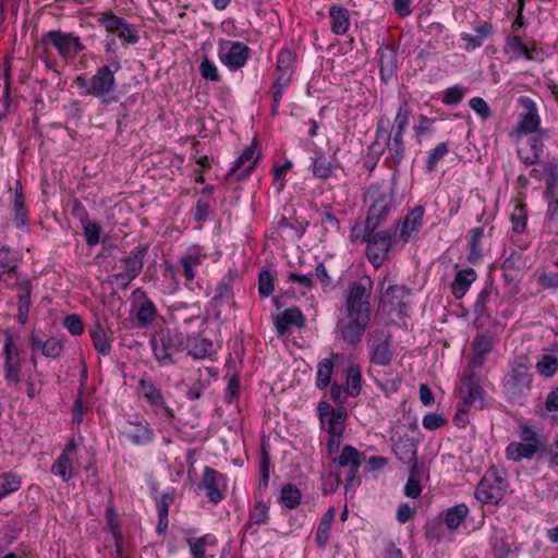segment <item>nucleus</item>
I'll return each mask as SVG.
<instances>
[{
  "instance_id": "obj_1",
  "label": "nucleus",
  "mask_w": 558,
  "mask_h": 558,
  "mask_svg": "<svg viewBox=\"0 0 558 558\" xmlns=\"http://www.w3.org/2000/svg\"><path fill=\"white\" fill-rule=\"evenodd\" d=\"M372 286L367 277L349 286L343 302L344 315L337 324L341 339L349 344L360 343L369 325Z\"/></svg>"
},
{
  "instance_id": "obj_2",
  "label": "nucleus",
  "mask_w": 558,
  "mask_h": 558,
  "mask_svg": "<svg viewBox=\"0 0 558 558\" xmlns=\"http://www.w3.org/2000/svg\"><path fill=\"white\" fill-rule=\"evenodd\" d=\"M119 69L120 63L116 61L111 65H102L98 68L89 81L82 76H77L75 83L80 88L85 89V95L94 96L98 98L101 104L109 105L118 100L117 97L111 94L116 88L114 73Z\"/></svg>"
},
{
  "instance_id": "obj_3",
  "label": "nucleus",
  "mask_w": 558,
  "mask_h": 558,
  "mask_svg": "<svg viewBox=\"0 0 558 558\" xmlns=\"http://www.w3.org/2000/svg\"><path fill=\"white\" fill-rule=\"evenodd\" d=\"M368 367H388L396 354L392 336L385 329H375L368 333L366 339Z\"/></svg>"
},
{
  "instance_id": "obj_4",
  "label": "nucleus",
  "mask_w": 558,
  "mask_h": 558,
  "mask_svg": "<svg viewBox=\"0 0 558 558\" xmlns=\"http://www.w3.org/2000/svg\"><path fill=\"white\" fill-rule=\"evenodd\" d=\"M185 335L178 330L160 332L150 339L153 353L160 366L174 364L173 353L183 352Z\"/></svg>"
},
{
  "instance_id": "obj_5",
  "label": "nucleus",
  "mask_w": 558,
  "mask_h": 558,
  "mask_svg": "<svg viewBox=\"0 0 558 558\" xmlns=\"http://www.w3.org/2000/svg\"><path fill=\"white\" fill-rule=\"evenodd\" d=\"M389 275L386 274L378 278L377 284L380 289L379 305L389 312H397L399 315H405L408 312V298L411 294V289L404 284L389 283Z\"/></svg>"
},
{
  "instance_id": "obj_6",
  "label": "nucleus",
  "mask_w": 558,
  "mask_h": 558,
  "mask_svg": "<svg viewBox=\"0 0 558 558\" xmlns=\"http://www.w3.org/2000/svg\"><path fill=\"white\" fill-rule=\"evenodd\" d=\"M532 376L524 363L512 365L504 378V389L508 398L515 403H522L531 391Z\"/></svg>"
},
{
  "instance_id": "obj_7",
  "label": "nucleus",
  "mask_w": 558,
  "mask_h": 558,
  "mask_svg": "<svg viewBox=\"0 0 558 558\" xmlns=\"http://www.w3.org/2000/svg\"><path fill=\"white\" fill-rule=\"evenodd\" d=\"M507 483L496 469H489L476 485L474 496L484 505H497L502 499Z\"/></svg>"
},
{
  "instance_id": "obj_8",
  "label": "nucleus",
  "mask_w": 558,
  "mask_h": 558,
  "mask_svg": "<svg viewBox=\"0 0 558 558\" xmlns=\"http://www.w3.org/2000/svg\"><path fill=\"white\" fill-rule=\"evenodd\" d=\"M147 252L146 245L136 246L121 258L122 269L114 275L116 283L119 287L125 289L142 272Z\"/></svg>"
},
{
  "instance_id": "obj_9",
  "label": "nucleus",
  "mask_w": 558,
  "mask_h": 558,
  "mask_svg": "<svg viewBox=\"0 0 558 558\" xmlns=\"http://www.w3.org/2000/svg\"><path fill=\"white\" fill-rule=\"evenodd\" d=\"M366 201L369 203L367 226L376 228L391 208V195L380 186L372 185L367 191Z\"/></svg>"
},
{
  "instance_id": "obj_10",
  "label": "nucleus",
  "mask_w": 558,
  "mask_h": 558,
  "mask_svg": "<svg viewBox=\"0 0 558 558\" xmlns=\"http://www.w3.org/2000/svg\"><path fill=\"white\" fill-rule=\"evenodd\" d=\"M519 105L524 109V112L519 116V121L513 133L518 138L525 135L537 134L542 129L539 128L541 117L535 101L530 97L522 96L519 98Z\"/></svg>"
},
{
  "instance_id": "obj_11",
  "label": "nucleus",
  "mask_w": 558,
  "mask_h": 558,
  "mask_svg": "<svg viewBox=\"0 0 558 558\" xmlns=\"http://www.w3.org/2000/svg\"><path fill=\"white\" fill-rule=\"evenodd\" d=\"M250 54V48L240 41L221 40L218 46V57L222 64L232 71L244 66Z\"/></svg>"
},
{
  "instance_id": "obj_12",
  "label": "nucleus",
  "mask_w": 558,
  "mask_h": 558,
  "mask_svg": "<svg viewBox=\"0 0 558 558\" xmlns=\"http://www.w3.org/2000/svg\"><path fill=\"white\" fill-rule=\"evenodd\" d=\"M392 239L387 231L369 233L366 245V256L369 263L379 268L388 258Z\"/></svg>"
},
{
  "instance_id": "obj_13",
  "label": "nucleus",
  "mask_w": 558,
  "mask_h": 558,
  "mask_svg": "<svg viewBox=\"0 0 558 558\" xmlns=\"http://www.w3.org/2000/svg\"><path fill=\"white\" fill-rule=\"evenodd\" d=\"M43 41L50 43L64 59L75 57L85 48L77 36L61 31H50L46 33L43 36Z\"/></svg>"
},
{
  "instance_id": "obj_14",
  "label": "nucleus",
  "mask_w": 558,
  "mask_h": 558,
  "mask_svg": "<svg viewBox=\"0 0 558 558\" xmlns=\"http://www.w3.org/2000/svg\"><path fill=\"white\" fill-rule=\"evenodd\" d=\"M319 420L323 428L335 436H342L345 426L347 411L344 408L333 409L323 402L318 407Z\"/></svg>"
},
{
  "instance_id": "obj_15",
  "label": "nucleus",
  "mask_w": 558,
  "mask_h": 558,
  "mask_svg": "<svg viewBox=\"0 0 558 558\" xmlns=\"http://www.w3.org/2000/svg\"><path fill=\"white\" fill-rule=\"evenodd\" d=\"M340 468H348L345 473V489L359 485L357 472L361 466V453L351 445H345L335 460Z\"/></svg>"
},
{
  "instance_id": "obj_16",
  "label": "nucleus",
  "mask_w": 558,
  "mask_h": 558,
  "mask_svg": "<svg viewBox=\"0 0 558 558\" xmlns=\"http://www.w3.org/2000/svg\"><path fill=\"white\" fill-rule=\"evenodd\" d=\"M548 136L546 130H541L537 134L529 136L524 143H520L518 147V156L526 166L536 165L539 162L544 144L543 141Z\"/></svg>"
},
{
  "instance_id": "obj_17",
  "label": "nucleus",
  "mask_w": 558,
  "mask_h": 558,
  "mask_svg": "<svg viewBox=\"0 0 558 558\" xmlns=\"http://www.w3.org/2000/svg\"><path fill=\"white\" fill-rule=\"evenodd\" d=\"M424 211L425 210L423 206H415L412 210H410L401 223L399 230L400 240L407 243L416 238L423 226Z\"/></svg>"
},
{
  "instance_id": "obj_18",
  "label": "nucleus",
  "mask_w": 558,
  "mask_h": 558,
  "mask_svg": "<svg viewBox=\"0 0 558 558\" xmlns=\"http://www.w3.org/2000/svg\"><path fill=\"white\" fill-rule=\"evenodd\" d=\"M403 135L404 132L399 131H389V133L386 134V162L390 168H396L403 160L405 153Z\"/></svg>"
},
{
  "instance_id": "obj_19",
  "label": "nucleus",
  "mask_w": 558,
  "mask_h": 558,
  "mask_svg": "<svg viewBox=\"0 0 558 558\" xmlns=\"http://www.w3.org/2000/svg\"><path fill=\"white\" fill-rule=\"evenodd\" d=\"M368 376L374 380L375 385L385 393L391 395L399 390L401 377L398 373L386 372L375 367L367 368Z\"/></svg>"
},
{
  "instance_id": "obj_20",
  "label": "nucleus",
  "mask_w": 558,
  "mask_h": 558,
  "mask_svg": "<svg viewBox=\"0 0 558 558\" xmlns=\"http://www.w3.org/2000/svg\"><path fill=\"white\" fill-rule=\"evenodd\" d=\"M202 484L211 502L217 504L222 499L221 489L226 486L223 474L206 466L203 472Z\"/></svg>"
},
{
  "instance_id": "obj_21",
  "label": "nucleus",
  "mask_w": 558,
  "mask_h": 558,
  "mask_svg": "<svg viewBox=\"0 0 558 558\" xmlns=\"http://www.w3.org/2000/svg\"><path fill=\"white\" fill-rule=\"evenodd\" d=\"M3 353L5 355V379L9 381L19 383L21 359L19 356V348L10 336L5 337Z\"/></svg>"
},
{
  "instance_id": "obj_22",
  "label": "nucleus",
  "mask_w": 558,
  "mask_h": 558,
  "mask_svg": "<svg viewBox=\"0 0 558 558\" xmlns=\"http://www.w3.org/2000/svg\"><path fill=\"white\" fill-rule=\"evenodd\" d=\"M138 393L150 405L161 409L168 417L173 416V411L166 405L161 391L148 379L142 378L138 383Z\"/></svg>"
},
{
  "instance_id": "obj_23",
  "label": "nucleus",
  "mask_w": 558,
  "mask_h": 558,
  "mask_svg": "<svg viewBox=\"0 0 558 558\" xmlns=\"http://www.w3.org/2000/svg\"><path fill=\"white\" fill-rule=\"evenodd\" d=\"M543 173L546 175V192L545 195L549 201H555V195L558 191V161L553 159L546 162L543 167V172L538 169L531 170V177L538 180L543 179Z\"/></svg>"
},
{
  "instance_id": "obj_24",
  "label": "nucleus",
  "mask_w": 558,
  "mask_h": 558,
  "mask_svg": "<svg viewBox=\"0 0 558 558\" xmlns=\"http://www.w3.org/2000/svg\"><path fill=\"white\" fill-rule=\"evenodd\" d=\"M75 451L76 445L74 440H70L51 466V473L61 477L63 482L70 481L73 476V466L70 461V456Z\"/></svg>"
},
{
  "instance_id": "obj_25",
  "label": "nucleus",
  "mask_w": 558,
  "mask_h": 558,
  "mask_svg": "<svg viewBox=\"0 0 558 558\" xmlns=\"http://www.w3.org/2000/svg\"><path fill=\"white\" fill-rule=\"evenodd\" d=\"M258 156H255V146L252 144L245 147L242 154L235 159L233 167L228 172V177L239 171L236 179L243 180L253 171Z\"/></svg>"
},
{
  "instance_id": "obj_26",
  "label": "nucleus",
  "mask_w": 558,
  "mask_h": 558,
  "mask_svg": "<svg viewBox=\"0 0 558 558\" xmlns=\"http://www.w3.org/2000/svg\"><path fill=\"white\" fill-rule=\"evenodd\" d=\"M123 435L135 446H145L150 444L155 434L147 421L130 423V427L123 430Z\"/></svg>"
},
{
  "instance_id": "obj_27",
  "label": "nucleus",
  "mask_w": 558,
  "mask_h": 558,
  "mask_svg": "<svg viewBox=\"0 0 558 558\" xmlns=\"http://www.w3.org/2000/svg\"><path fill=\"white\" fill-rule=\"evenodd\" d=\"M183 341V351L195 360H203L208 357L213 352V342L208 339L198 336H186Z\"/></svg>"
},
{
  "instance_id": "obj_28",
  "label": "nucleus",
  "mask_w": 558,
  "mask_h": 558,
  "mask_svg": "<svg viewBox=\"0 0 558 558\" xmlns=\"http://www.w3.org/2000/svg\"><path fill=\"white\" fill-rule=\"evenodd\" d=\"M492 349L493 342L490 337L486 335H477L472 342L471 366L473 368H482L485 365Z\"/></svg>"
},
{
  "instance_id": "obj_29",
  "label": "nucleus",
  "mask_w": 558,
  "mask_h": 558,
  "mask_svg": "<svg viewBox=\"0 0 558 558\" xmlns=\"http://www.w3.org/2000/svg\"><path fill=\"white\" fill-rule=\"evenodd\" d=\"M393 452L399 461L411 463L416 458L417 444L408 435L399 436L393 442Z\"/></svg>"
},
{
  "instance_id": "obj_30",
  "label": "nucleus",
  "mask_w": 558,
  "mask_h": 558,
  "mask_svg": "<svg viewBox=\"0 0 558 558\" xmlns=\"http://www.w3.org/2000/svg\"><path fill=\"white\" fill-rule=\"evenodd\" d=\"M466 392L464 397L469 401L473 402L478 408L483 407V388L481 385V379L473 372H469L463 376V383L461 391Z\"/></svg>"
},
{
  "instance_id": "obj_31",
  "label": "nucleus",
  "mask_w": 558,
  "mask_h": 558,
  "mask_svg": "<svg viewBox=\"0 0 558 558\" xmlns=\"http://www.w3.org/2000/svg\"><path fill=\"white\" fill-rule=\"evenodd\" d=\"M484 238V229L482 227L473 228L468 233V243L470 253L466 257L468 262L473 265L482 263L484 257V247L482 240Z\"/></svg>"
},
{
  "instance_id": "obj_32",
  "label": "nucleus",
  "mask_w": 558,
  "mask_h": 558,
  "mask_svg": "<svg viewBox=\"0 0 558 558\" xmlns=\"http://www.w3.org/2000/svg\"><path fill=\"white\" fill-rule=\"evenodd\" d=\"M294 61L295 57L290 49H281L277 56L274 77L281 78L283 83L286 80L292 81Z\"/></svg>"
},
{
  "instance_id": "obj_33",
  "label": "nucleus",
  "mask_w": 558,
  "mask_h": 558,
  "mask_svg": "<svg viewBox=\"0 0 558 558\" xmlns=\"http://www.w3.org/2000/svg\"><path fill=\"white\" fill-rule=\"evenodd\" d=\"M304 316L296 307L287 308L276 320V329L280 335H284L292 326L302 327Z\"/></svg>"
},
{
  "instance_id": "obj_34",
  "label": "nucleus",
  "mask_w": 558,
  "mask_h": 558,
  "mask_svg": "<svg viewBox=\"0 0 558 558\" xmlns=\"http://www.w3.org/2000/svg\"><path fill=\"white\" fill-rule=\"evenodd\" d=\"M477 275L474 269L466 268L459 270L451 284V292L456 299H461L465 295L471 284L476 280Z\"/></svg>"
},
{
  "instance_id": "obj_35",
  "label": "nucleus",
  "mask_w": 558,
  "mask_h": 558,
  "mask_svg": "<svg viewBox=\"0 0 558 558\" xmlns=\"http://www.w3.org/2000/svg\"><path fill=\"white\" fill-rule=\"evenodd\" d=\"M205 255L198 250H190L185 255L180 258L182 272L185 278V283L189 284L195 278V269L203 263Z\"/></svg>"
},
{
  "instance_id": "obj_36",
  "label": "nucleus",
  "mask_w": 558,
  "mask_h": 558,
  "mask_svg": "<svg viewBox=\"0 0 558 558\" xmlns=\"http://www.w3.org/2000/svg\"><path fill=\"white\" fill-rule=\"evenodd\" d=\"M336 512L337 510L335 507H329L328 510L323 514L318 523L315 533V543L320 548H324L329 541L332 522L335 521L336 518Z\"/></svg>"
},
{
  "instance_id": "obj_37",
  "label": "nucleus",
  "mask_w": 558,
  "mask_h": 558,
  "mask_svg": "<svg viewBox=\"0 0 558 558\" xmlns=\"http://www.w3.org/2000/svg\"><path fill=\"white\" fill-rule=\"evenodd\" d=\"M331 31L335 35H344L350 27L349 11L343 7L333 5L329 9Z\"/></svg>"
},
{
  "instance_id": "obj_38",
  "label": "nucleus",
  "mask_w": 558,
  "mask_h": 558,
  "mask_svg": "<svg viewBox=\"0 0 558 558\" xmlns=\"http://www.w3.org/2000/svg\"><path fill=\"white\" fill-rule=\"evenodd\" d=\"M380 76L383 80L391 77L396 68V51L391 46H384L377 50Z\"/></svg>"
},
{
  "instance_id": "obj_39",
  "label": "nucleus",
  "mask_w": 558,
  "mask_h": 558,
  "mask_svg": "<svg viewBox=\"0 0 558 558\" xmlns=\"http://www.w3.org/2000/svg\"><path fill=\"white\" fill-rule=\"evenodd\" d=\"M32 349L40 350L43 355L50 359H56L62 351V343L56 338H49L46 341H41L36 336L31 338Z\"/></svg>"
},
{
  "instance_id": "obj_40",
  "label": "nucleus",
  "mask_w": 558,
  "mask_h": 558,
  "mask_svg": "<svg viewBox=\"0 0 558 558\" xmlns=\"http://www.w3.org/2000/svg\"><path fill=\"white\" fill-rule=\"evenodd\" d=\"M538 450L536 445H526L523 442H510L506 449V456L513 461H521L522 459H531Z\"/></svg>"
},
{
  "instance_id": "obj_41",
  "label": "nucleus",
  "mask_w": 558,
  "mask_h": 558,
  "mask_svg": "<svg viewBox=\"0 0 558 558\" xmlns=\"http://www.w3.org/2000/svg\"><path fill=\"white\" fill-rule=\"evenodd\" d=\"M362 389V369L357 364H351L347 371L345 393L356 397Z\"/></svg>"
},
{
  "instance_id": "obj_42",
  "label": "nucleus",
  "mask_w": 558,
  "mask_h": 558,
  "mask_svg": "<svg viewBox=\"0 0 558 558\" xmlns=\"http://www.w3.org/2000/svg\"><path fill=\"white\" fill-rule=\"evenodd\" d=\"M89 336L93 340L95 349L102 355H108L111 351V341L108 339L104 327L100 324H95L89 329Z\"/></svg>"
},
{
  "instance_id": "obj_43",
  "label": "nucleus",
  "mask_w": 558,
  "mask_h": 558,
  "mask_svg": "<svg viewBox=\"0 0 558 558\" xmlns=\"http://www.w3.org/2000/svg\"><path fill=\"white\" fill-rule=\"evenodd\" d=\"M19 314L17 319L21 324H25L28 316L31 305V286L28 282L19 283L17 286Z\"/></svg>"
},
{
  "instance_id": "obj_44",
  "label": "nucleus",
  "mask_w": 558,
  "mask_h": 558,
  "mask_svg": "<svg viewBox=\"0 0 558 558\" xmlns=\"http://www.w3.org/2000/svg\"><path fill=\"white\" fill-rule=\"evenodd\" d=\"M505 52L510 56L511 59L518 60L520 58H525L526 60H533V56H531V51L527 47H525L520 37L512 36L508 37L505 46Z\"/></svg>"
},
{
  "instance_id": "obj_45",
  "label": "nucleus",
  "mask_w": 558,
  "mask_h": 558,
  "mask_svg": "<svg viewBox=\"0 0 558 558\" xmlns=\"http://www.w3.org/2000/svg\"><path fill=\"white\" fill-rule=\"evenodd\" d=\"M469 508L465 504H459L449 508L445 513V524L449 530H456L464 521Z\"/></svg>"
},
{
  "instance_id": "obj_46",
  "label": "nucleus",
  "mask_w": 558,
  "mask_h": 558,
  "mask_svg": "<svg viewBox=\"0 0 558 558\" xmlns=\"http://www.w3.org/2000/svg\"><path fill=\"white\" fill-rule=\"evenodd\" d=\"M333 363L330 359L322 360L317 365L316 387L318 389L327 388L331 383Z\"/></svg>"
},
{
  "instance_id": "obj_47",
  "label": "nucleus",
  "mask_w": 558,
  "mask_h": 558,
  "mask_svg": "<svg viewBox=\"0 0 558 558\" xmlns=\"http://www.w3.org/2000/svg\"><path fill=\"white\" fill-rule=\"evenodd\" d=\"M536 369L543 377L550 378L558 372V359L554 354H543L536 363Z\"/></svg>"
},
{
  "instance_id": "obj_48",
  "label": "nucleus",
  "mask_w": 558,
  "mask_h": 558,
  "mask_svg": "<svg viewBox=\"0 0 558 558\" xmlns=\"http://www.w3.org/2000/svg\"><path fill=\"white\" fill-rule=\"evenodd\" d=\"M280 501L289 509L296 508L301 502V493L296 486L286 484L281 488Z\"/></svg>"
},
{
  "instance_id": "obj_49",
  "label": "nucleus",
  "mask_w": 558,
  "mask_h": 558,
  "mask_svg": "<svg viewBox=\"0 0 558 558\" xmlns=\"http://www.w3.org/2000/svg\"><path fill=\"white\" fill-rule=\"evenodd\" d=\"M411 116V108L407 101L399 105L390 131L405 132Z\"/></svg>"
},
{
  "instance_id": "obj_50",
  "label": "nucleus",
  "mask_w": 558,
  "mask_h": 558,
  "mask_svg": "<svg viewBox=\"0 0 558 558\" xmlns=\"http://www.w3.org/2000/svg\"><path fill=\"white\" fill-rule=\"evenodd\" d=\"M449 151L448 145L446 143H438L428 153V157L425 161V168L427 172L435 171L437 163L440 159L444 158L445 155Z\"/></svg>"
},
{
  "instance_id": "obj_51",
  "label": "nucleus",
  "mask_w": 558,
  "mask_h": 558,
  "mask_svg": "<svg viewBox=\"0 0 558 558\" xmlns=\"http://www.w3.org/2000/svg\"><path fill=\"white\" fill-rule=\"evenodd\" d=\"M156 315H157V310H156L155 304L150 300L146 299L140 305V307L137 310L136 317L142 326H147L148 324H150L154 320Z\"/></svg>"
},
{
  "instance_id": "obj_52",
  "label": "nucleus",
  "mask_w": 558,
  "mask_h": 558,
  "mask_svg": "<svg viewBox=\"0 0 558 558\" xmlns=\"http://www.w3.org/2000/svg\"><path fill=\"white\" fill-rule=\"evenodd\" d=\"M269 519V505L264 500L256 501L253 510L250 512V523L266 524Z\"/></svg>"
},
{
  "instance_id": "obj_53",
  "label": "nucleus",
  "mask_w": 558,
  "mask_h": 558,
  "mask_svg": "<svg viewBox=\"0 0 558 558\" xmlns=\"http://www.w3.org/2000/svg\"><path fill=\"white\" fill-rule=\"evenodd\" d=\"M21 486V480L19 476L7 473L0 476V499L4 498L9 494L16 492Z\"/></svg>"
},
{
  "instance_id": "obj_54",
  "label": "nucleus",
  "mask_w": 558,
  "mask_h": 558,
  "mask_svg": "<svg viewBox=\"0 0 558 558\" xmlns=\"http://www.w3.org/2000/svg\"><path fill=\"white\" fill-rule=\"evenodd\" d=\"M291 81L286 80V83L281 78L274 77L271 85L272 90V113L277 114L278 108L284 90L290 86Z\"/></svg>"
},
{
  "instance_id": "obj_55",
  "label": "nucleus",
  "mask_w": 558,
  "mask_h": 558,
  "mask_svg": "<svg viewBox=\"0 0 558 558\" xmlns=\"http://www.w3.org/2000/svg\"><path fill=\"white\" fill-rule=\"evenodd\" d=\"M466 92L468 89L460 85L448 87L444 92L442 102L445 105H457L463 99Z\"/></svg>"
},
{
  "instance_id": "obj_56",
  "label": "nucleus",
  "mask_w": 558,
  "mask_h": 558,
  "mask_svg": "<svg viewBox=\"0 0 558 558\" xmlns=\"http://www.w3.org/2000/svg\"><path fill=\"white\" fill-rule=\"evenodd\" d=\"M375 229L376 228L367 226V220L365 221V226H363L360 222H356L351 228L350 240L353 243H356V242H366L367 243L368 234L374 233Z\"/></svg>"
},
{
  "instance_id": "obj_57",
  "label": "nucleus",
  "mask_w": 558,
  "mask_h": 558,
  "mask_svg": "<svg viewBox=\"0 0 558 558\" xmlns=\"http://www.w3.org/2000/svg\"><path fill=\"white\" fill-rule=\"evenodd\" d=\"M258 292L262 296L268 298L274 292V277L269 270H262L258 276Z\"/></svg>"
},
{
  "instance_id": "obj_58",
  "label": "nucleus",
  "mask_w": 558,
  "mask_h": 558,
  "mask_svg": "<svg viewBox=\"0 0 558 558\" xmlns=\"http://www.w3.org/2000/svg\"><path fill=\"white\" fill-rule=\"evenodd\" d=\"M14 211H15V222L17 226H25L27 222V211L24 206V196L21 191L15 192L14 199Z\"/></svg>"
},
{
  "instance_id": "obj_59",
  "label": "nucleus",
  "mask_w": 558,
  "mask_h": 558,
  "mask_svg": "<svg viewBox=\"0 0 558 558\" xmlns=\"http://www.w3.org/2000/svg\"><path fill=\"white\" fill-rule=\"evenodd\" d=\"M313 173L320 179L329 178L332 173L330 161L324 156L315 158L313 162Z\"/></svg>"
},
{
  "instance_id": "obj_60",
  "label": "nucleus",
  "mask_w": 558,
  "mask_h": 558,
  "mask_svg": "<svg viewBox=\"0 0 558 558\" xmlns=\"http://www.w3.org/2000/svg\"><path fill=\"white\" fill-rule=\"evenodd\" d=\"M199 73L203 78L218 82L220 76L216 64L208 58H204L199 64Z\"/></svg>"
},
{
  "instance_id": "obj_61",
  "label": "nucleus",
  "mask_w": 558,
  "mask_h": 558,
  "mask_svg": "<svg viewBox=\"0 0 558 558\" xmlns=\"http://www.w3.org/2000/svg\"><path fill=\"white\" fill-rule=\"evenodd\" d=\"M525 267V260L523 258V255L521 252L513 251L505 260L502 264V269L505 271H511V270H520L524 269Z\"/></svg>"
},
{
  "instance_id": "obj_62",
  "label": "nucleus",
  "mask_w": 558,
  "mask_h": 558,
  "mask_svg": "<svg viewBox=\"0 0 558 558\" xmlns=\"http://www.w3.org/2000/svg\"><path fill=\"white\" fill-rule=\"evenodd\" d=\"M447 424V418L439 413H427L423 416L422 425L427 430H436Z\"/></svg>"
},
{
  "instance_id": "obj_63",
  "label": "nucleus",
  "mask_w": 558,
  "mask_h": 558,
  "mask_svg": "<svg viewBox=\"0 0 558 558\" xmlns=\"http://www.w3.org/2000/svg\"><path fill=\"white\" fill-rule=\"evenodd\" d=\"M193 558H206V537L186 539Z\"/></svg>"
},
{
  "instance_id": "obj_64",
  "label": "nucleus",
  "mask_w": 558,
  "mask_h": 558,
  "mask_svg": "<svg viewBox=\"0 0 558 558\" xmlns=\"http://www.w3.org/2000/svg\"><path fill=\"white\" fill-rule=\"evenodd\" d=\"M537 283L543 289H558V272H538L535 274Z\"/></svg>"
}]
</instances>
